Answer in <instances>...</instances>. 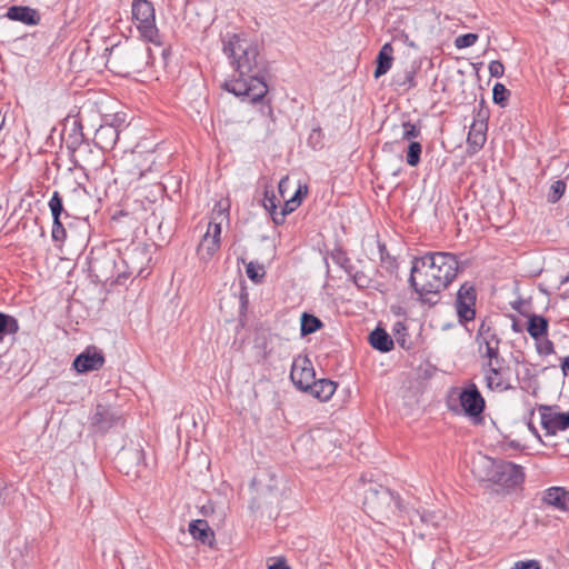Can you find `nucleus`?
Instances as JSON below:
<instances>
[{
	"label": "nucleus",
	"instance_id": "1",
	"mask_svg": "<svg viewBox=\"0 0 569 569\" xmlns=\"http://www.w3.org/2000/svg\"><path fill=\"white\" fill-rule=\"evenodd\" d=\"M222 51L228 57L237 78L226 80L222 88L249 103L260 102L268 93L269 63L256 41L240 33H227Z\"/></svg>",
	"mask_w": 569,
	"mask_h": 569
},
{
	"label": "nucleus",
	"instance_id": "2",
	"mask_svg": "<svg viewBox=\"0 0 569 569\" xmlns=\"http://www.w3.org/2000/svg\"><path fill=\"white\" fill-rule=\"evenodd\" d=\"M459 266L450 252H429L412 261L410 286L420 296L439 293L456 278Z\"/></svg>",
	"mask_w": 569,
	"mask_h": 569
},
{
	"label": "nucleus",
	"instance_id": "3",
	"mask_svg": "<svg viewBox=\"0 0 569 569\" xmlns=\"http://www.w3.org/2000/svg\"><path fill=\"white\" fill-rule=\"evenodd\" d=\"M108 51L107 67L120 76H129L133 72H141L148 64L149 48L134 46L128 41L123 44L112 46Z\"/></svg>",
	"mask_w": 569,
	"mask_h": 569
},
{
	"label": "nucleus",
	"instance_id": "4",
	"mask_svg": "<svg viewBox=\"0 0 569 569\" xmlns=\"http://www.w3.org/2000/svg\"><path fill=\"white\" fill-rule=\"evenodd\" d=\"M66 206L71 211L99 213L101 199L91 194L82 184L72 180L64 191Z\"/></svg>",
	"mask_w": 569,
	"mask_h": 569
},
{
	"label": "nucleus",
	"instance_id": "5",
	"mask_svg": "<svg viewBox=\"0 0 569 569\" xmlns=\"http://www.w3.org/2000/svg\"><path fill=\"white\" fill-rule=\"evenodd\" d=\"M131 12L141 38L148 42L159 44L160 34L156 24V10L152 2L131 6Z\"/></svg>",
	"mask_w": 569,
	"mask_h": 569
},
{
	"label": "nucleus",
	"instance_id": "6",
	"mask_svg": "<svg viewBox=\"0 0 569 569\" xmlns=\"http://www.w3.org/2000/svg\"><path fill=\"white\" fill-rule=\"evenodd\" d=\"M481 372L486 387L496 392H503L512 389L511 368L506 360L490 365V362H481Z\"/></svg>",
	"mask_w": 569,
	"mask_h": 569
},
{
	"label": "nucleus",
	"instance_id": "7",
	"mask_svg": "<svg viewBox=\"0 0 569 569\" xmlns=\"http://www.w3.org/2000/svg\"><path fill=\"white\" fill-rule=\"evenodd\" d=\"M477 293L473 284L465 282L460 286L456 301V312L461 325L472 321L476 317Z\"/></svg>",
	"mask_w": 569,
	"mask_h": 569
},
{
	"label": "nucleus",
	"instance_id": "8",
	"mask_svg": "<svg viewBox=\"0 0 569 569\" xmlns=\"http://www.w3.org/2000/svg\"><path fill=\"white\" fill-rule=\"evenodd\" d=\"M308 193V187L307 184H298L292 194L288 199H286V203L281 208L279 212H277L278 203L280 200L277 198V196L271 192L269 194V191L264 192V198L262 200V206L266 209L268 213H292L300 204L302 199Z\"/></svg>",
	"mask_w": 569,
	"mask_h": 569
},
{
	"label": "nucleus",
	"instance_id": "9",
	"mask_svg": "<svg viewBox=\"0 0 569 569\" xmlns=\"http://www.w3.org/2000/svg\"><path fill=\"white\" fill-rule=\"evenodd\" d=\"M290 379L293 386L303 392L310 388V385L315 382L316 372L308 357L299 356L295 358L290 370Z\"/></svg>",
	"mask_w": 569,
	"mask_h": 569
},
{
	"label": "nucleus",
	"instance_id": "10",
	"mask_svg": "<svg viewBox=\"0 0 569 569\" xmlns=\"http://www.w3.org/2000/svg\"><path fill=\"white\" fill-rule=\"evenodd\" d=\"M221 223L210 221L206 233L197 247V256L200 261L208 262L220 248Z\"/></svg>",
	"mask_w": 569,
	"mask_h": 569
},
{
	"label": "nucleus",
	"instance_id": "11",
	"mask_svg": "<svg viewBox=\"0 0 569 569\" xmlns=\"http://www.w3.org/2000/svg\"><path fill=\"white\" fill-rule=\"evenodd\" d=\"M62 144L66 146L71 161L77 166L79 161L77 159V153L81 150V148H88L89 143L84 139V134L82 132V124L79 120H73L70 128L67 127L61 133Z\"/></svg>",
	"mask_w": 569,
	"mask_h": 569
},
{
	"label": "nucleus",
	"instance_id": "12",
	"mask_svg": "<svg viewBox=\"0 0 569 569\" xmlns=\"http://www.w3.org/2000/svg\"><path fill=\"white\" fill-rule=\"evenodd\" d=\"M373 497L377 499V501L380 505H386L387 508L395 512L397 510H401V498L398 493L391 491L389 488L386 487H379V489L373 488L372 485L369 486V488L366 490V497H365V506L368 510V512H372V499Z\"/></svg>",
	"mask_w": 569,
	"mask_h": 569
},
{
	"label": "nucleus",
	"instance_id": "13",
	"mask_svg": "<svg viewBox=\"0 0 569 569\" xmlns=\"http://www.w3.org/2000/svg\"><path fill=\"white\" fill-rule=\"evenodd\" d=\"M442 519L441 515L430 510H415L410 516V522L415 527V532L420 537L433 535Z\"/></svg>",
	"mask_w": 569,
	"mask_h": 569
},
{
	"label": "nucleus",
	"instance_id": "14",
	"mask_svg": "<svg viewBox=\"0 0 569 569\" xmlns=\"http://www.w3.org/2000/svg\"><path fill=\"white\" fill-rule=\"evenodd\" d=\"M460 405L469 417L480 416L485 409V399L473 382H470L459 395Z\"/></svg>",
	"mask_w": 569,
	"mask_h": 569
},
{
	"label": "nucleus",
	"instance_id": "15",
	"mask_svg": "<svg viewBox=\"0 0 569 569\" xmlns=\"http://www.w3.org/2000/svg\"><path fill=\"white\" fill-rule=\"evenodd\" d=\"M104 365V357L96 347H88L73 360V368L79 373L96 371Z\"/></svg>",
	"mask_w": 569,
	"mask_h": 569
},
{
	"label": "nucleus",
	"instance_id": "16",
	"mask_svg": "<svg viewBox=\"0 0 569 569\" xmlns=\"http://www.w3.org/2000/svg\"><path fill=\"white\" fill-rule=\"evenodd\" d=\"M122 416L116 408L97 405L94 412L91 416V423L100 431H108L112 427L120 425Z\"/></svg>",
	"mask_w": 569,
	"mask_h": 569
},
{
	"label": "nucleus",
	"instance_id": "17",
	"mask_svg": "<svg viewBox=\"0 0 569 569\" xmlns=\"http://www.w3.org/2000/svg\"><path fill=\"white\" fill-rule=\"evenodd\" d=\"M525 480L522 467L511 461H500L499 476L496 477V485L508 488L516 487Z\"/></svg>",
	"mask_w": 569,
	"mask_h": 569
},
{
	"label": "nucleus",
	"instance_id": "18",
	"mask_svg": "<svg viewBox=\"0 0 569 569\" xmlns=\"http://www.w3.org/2000/svg\"><path fill=\"white\" fill-rule=\"evenodd\" d=\"M500 461L481 456L472 463V472L481 481H488L496 485V477L499 476Z\"/></svg>",
	"mask_w": 569,
	"mask_h": 569
},
{
	"label": "nucleus",
	"instance_id": "19",
	"mask_svg": "<svg viewBox=\"0 0 569 569\" xmlns=\"http://www.w3.org/2000/svg\"><path fill=\"white\" fill-rule=\"evenodd\" d=\"M542 502L556 510L569 512V490L565 487H550L543 491Z\"/></svg>",
	"mask_w": 569,
	"mask_h": 569
},
{
	"label": "nucleus",
	"instance_id": "20",
	"mask_svg": "<svg viewBox=\"0 0 569 569\" xmlns=\"http://www.w3.org/2000/svg\"><path fill=\"white\" fill-rule=\"evenodd\" d=\"M163 192L164 188L159 183L153 184L149 189H143L142 191H140L137 201L140 202L141 210L154 213L159 209L157 202L159 200L161 202L164 201Z\"/></svg>",
	"mask_w": 569,
	"mask_h": 569
},
{
	"label": "nucleus",
	"instance_id": "21",
	"mask_svg": "<svg viewBox=\"0 0 569 569\" xmlns=\"http://www.w3.org/2000/svg\"><path fill=\"white\" fill-rule=\"evenodd\" d=\"M6 17L27 26H37L40 23L41 19L38 10L27 6H11L8 8Z\"/></svg>",
	"mask_w": 569,
	"mask_h": 569
},
{
	"label": "nucleus",
	"instance_id": "22",
	"mask_svg": "<svg viewBox=\"0 0 569 569\" xmlns=\"http://www.w3.org/2000/svg\"><path fill=\"white\" fill-rule=\"evenodd\" d=\"M120 130L114 123L101 124L94 133V141L101 149H112L119 138Z\"/></svg>",
	"mask_w": 569,
	"mask_h": 569
},
{
	"label": "nucleus",
	"instance_id": "23",
	"mask_svg": "<svg viewBox=\"0 0 569 569\" xmlns=\"http://www.w3.org/2000/svg\"><path fill=\"white\" fill-rule=\"evenodd\" d=\"M487 122L473 120L467 137L468 150L470 153L478 152L486 142Z\"/></svg>",
	"mask_w": 569,
	"mask_h": 569
},
{
	"label": "nucleus",
	"instance_id": "24",
	"mask_svg": "<svg viewBox=\"0 0 569 569\" xmlns=\"http://www.w3.org/2000/svg\"><path fill=\"white\" fill-rule=\"evenodd\" d=\"M150 257L146 249L134 248L128 254L123 262L127 263L128 274L136 273L137 276H143L144 264L150 261Z\"/></svg>",
	"mask_w": 569,
	"mask_h": 569
},
{
	"label": "nucleus",
	"instance_id": "25",
	"mask_svg": "<svg viewBox=\"0 0 569 569\" xmlns=\"http://www.w3.org/2000/svg\"><path fill=\"white\" fill-rule=\"evenodd\" d=\"M337 389V383L330 379H319L310 385V388L306 390L309 395L315 397L321 402H326L331 399Z\"/></svg>",
	"mask_w": 569,
	"mask_h": 569
},
{
	"label": "nucleus",
	"instance_id": "26",
	"mask_svg": "<svg viewBox=\"0 0 569 569\" xmlns=\"http://www.w3.org/2000/svg\"><path fill=\"white\" fill-rule=\"evenodd\" d=\"M46 207L44 196L39 197L34 193H27L12 213H40L44 211Z\"/></svg>",
	"mask_w": 569,
	"mask_h": 569
},
{
	"label": "nucleus",
	"instance_id": "27",
	"mask_svg": "<svg viewBox=\"0 0 569 569\" xmlns=\"http://www.w3.org/2000/svg\"><path fill=\"white\" fill-rule=\"evenodd\" d=\"M189 532L193 539L199 540L203 545L212 546L214 541V532L203 519L192 520L189 523Z\"/></svg>",
	"mask_w": 569,
	"mask_h": 569
},
{
	"label": "nucleus",
	"instance_id": "28",
	"mask_svg": "<svg viewBox=\"0 0 569 569\" xmlns=\"http://www.w3.org/2000/svg\"><path fill=\"white\" fill-rule=\"evenodd\" d=\"M369 342L373 349L380 352H389L393 349V339L382 328H376L369 335Z\"/></svg>",
	"mask_w": 569,
	"mask_h": 569
},
{
	"label": "nucleus",
	"instance_id": "29",
	"mask_svg": "<svg viewBox=\"0 0 569 569\" xmlns=\"http://www.w3.org/2000/svg\"><path fill=\"white\" fill-rule=\"evenodd\" d=\"M392 47L390 43H386L378 53L377 66L375 69V78L386 74L392 66Z\"/></svg>",
	"mask_w": 569,
	"mask_h": 569
},
{
	"label": "nucleus",
	"instance_id": "30",
	"mask_svg": "<svg viewBox=\"0 0 569 569\" xmlns=\"http://www.w3.org/2000/svg\"><path fill=\"white\" fill-rule=\"evenodd\" d=\"M527 331L531 338L538 340L547 335L548 320L538 315H532L528 320Z\"/></svg>",
	"mask_w": 569,
	"mask_h": 569
},
{
	"label": "nucleus",
	"instance_id": "31",
	"mask_svg": "<svg viewBox=\"0 0 569 569\" xmlns=\"http://www.w3.org/2000/svg\"><path fill=\"white\" fill-rule=\"evenodd\" d=\"M500 341L489 342L485 345L482 352L480 353L482 362H490V365H497L506 360L500 356L499 351Z\"/></svg>",
	"mask_w": 569,
	"mask_h": 569
},
{
	"label": "nucleus",
	"instance_id": "32",
	"mask_svg": "<svg viewBox=\"0 0 569 569\" xmlns=\"http://www.w3.org/2000/svg\"><path fill=\"white\" fill-rule=\"evenodd\" d=\"M19 330L18 320L0 311V341L8 335H14Z\"/></svg>",
	"mask_w": 569,
	"mask_h": 569
},
{
	"label": "nucleus",
	"instance_id": "33",
	"mask_svg": "<svg viewBox=\"0 0 569 569\" xmlns=\"http://www.w3.org/2000/svg\"><path fill=\"white\" fill-rule=\"evenodd\" d=\"M500 341L496 332L486 322H482L478 329L477 343L479 352H482L485 345Z\"/></svg>",
	"mask_w": 569,
	"mask_h": 569
},
{
	"label": "nucleus",
	"instance_id": "34",
	"mask_svg": "<svg viewBox=\"0 0 569 569\" xmlns=\"http://www.w3.org/2000/svg\"><path fill=\"white\" fill-rule=\"evenodd\" d=\"M321 327L322 322L319 318L307 312L302 313L300 323V331L302 336L313 333Z\"/></svg>",
	"mask_w": 569,
	"mask_h": 569
},
{
	"label": "nucleus",
	"instance_id": "35",
	"mask_svg": "<svg viewBox=\"0 0 569 569\" xmlns=\"http://www.w3.org/2000/svg\"><path fill=\"white\" fill-rule=\"evenodd\" d=\"M392 335L397 343L402 349H410V340L407 332V327L403 321H396L392 326Z\"/></svg>",
	"mask_w": 569,
	"mask_h": 569
},
{
	"label": "nucleus",
	"instance_id": "36",
	"mask_svg": "<svg viewBox=\"0 0 569 569\" xmlns=\"http://www.w3.org/2000/svg\"><path fill=\"white\" fill-rule=\"evenodd\" d=\"M421 152V143L418 141H410L406 151V162L411 167L418 166L420 162Z\"/></svg>",
	"mask_w": 569,
	"mask_h": 569
},
{
	"label": "nucleus",
	"instance_id": "37",
	"mask_svg": "<svg viewBox=\"0 0 569 569\" xmlns=\"http://www.w3.org/2000/svg\"><path fill=\"white\" fill-rule=\"evenodd\" d=\"M541 426L546 430V436H555L560 430L556 413L542 411L540 413Z\"/></svg>",
	"mask_w": 569,
	"mask_h": 569
},
{
	"label": "nucleus",
	"instance_id": "38",
	"mask_svg": "<svg viewBox=\"0 0 569 569\" xmlns=\"http://www.w3.org/2000/svg\"><path fill=\"white\" fill-rule=\"evenodd\" d=\"M378 251L381 264L388 270L393 271L397 267L396 259L388 252L387 247L383 242L377 241Z\"/></svg>",
	"mask_w": 569,
	"mask_h": 569
},
{
	"label": "nucleus",
	"instance_id": "39",
	"mask_svg": "<svg viewBox=\"0 0 569 569\" xmlns=\"http://www.w3.org/2000/svg\"><path fill=\"white\" fill-rule=\"evenodd\" d=\"M246 272L248 278L254 283H259L262 281L266 271L264 267L258 262L250 261L246 267Z\"/></svg>",
	"mask_w": 569,
	"mask_h": 569
},
{
	"label": "nucleus",
	"instance_id": "40",
	"mask_svg": "<svg viewBox=\"0 0 569 569\" xmlns=\"http://www.w3.org/2000/svg\"><path fill=\"white\" fill-rule=\"evenodd\" d=\"M510 97V91L505 84L497 82L492 88V100L496 104L505 107Z\"/></svg>",
	"mask_w": 569,
	"mask_h": 569
},
{
	"label": "nucleus",
	"instance_id": "41",
	"mask_svg": "<svg viewBox=\"0 0 569 569\" xmlns=\"http://www.w3.org/2000/svg\"><path fill=\"white\" fill-rule=\"evenodd\" d=\"M46 203L50 208L51 213H68L63 208L66 203L64 193L60 194V192L54 191L50 200L46 201Z\"/></svg>",
	"mask_w": 569,
	"mask_h": 569
},
{
	"label": "nucleus",
	"instance_id": "42",
	"mask_svg": "<svg viewBox=\"0 0 569 569\" xmlns=\"http://www.w3.org/2000/svg\"><path fill=\"white\" fill-rule=\"evenodd\" d=\"M60 217L61 216H52L53 223H52L51 237L54 242L63 243V241L66 240V237H67V232H66L63 224L60 221Z\"/></svg>",
	"mask_w": 569,
	"mask_h": 569
},
{
	"label": "nucleus",
	"instance_id": "43",
	"mask_svg": "<svg viewBox=\"0 0 569 569\" xmlns=\"http://www.w3.org/2000/svg\"><path fill=\"white\" fill-rule=\"evenodd\" d=\"M402 136L401 139L405 141H412V139L419 138L421 136L420 127L416 126L411 121H405L402 123Z\"/></svg>",
	"mask_w": 569,
	"mask_h": 569
},
{
	"label": "nucleus",
	"instance_id": "44",
	"mask_svg": "<svg viewBox=\"0 0 569 569\" xmlns=\"http://www.w3.org/2000/svg\"><path fill=\"white\" fill-rule=\"evenodd\" d=\"M566 191V182L563 180L555 181L550 187V192L548 194L549 202H557Z\"/></svg>",
	"mask_w": 569,
	"mask_h": 569
},
{
	"label": "nucleus",
	"instance_id": "45",
	"mask_svg": "<svg viewBox=\"0 0 569 569\" xmlns=\"http://www.w3.org/2000/svg\"><path fill=\"white\" fill-rule=\"evenodd\" d=\"M478 38H479V36L477 33H465V34L458 36L455 39V46L458 49L468 48V47L473 46L477 42Z\"/></svg>",
	"mask_w": 569,
	"mask_h": 569
},
{
	"label": "nucleus",
	"instance_id": "46",
	"mask_svg": "<svg viewBox=\"0 0 569 569\" xmlns=\"http://www.w3.org/2000/svg\"><path fill=\"white\" fill-rule=\"evenodd\" d=\"M293 187L292 181L289 179V177H283L279 183H278V191L280 194L281 200L283 201V204L286 203V199L290 197V191Z\"/></svg>",
	"mask_w": 569,
	"mask_h": 569
},
{
	"label": "nucleus",
	"instance_id": "47",
	"mask_svg": "<svg viewBox=\"0 0 569 569\" xmlns=\"http://www.w3.org/2000/svg\"><path fill=\"white\" fill-rule=\"evenodd\" d=\"M536 348H537V352L540 356H549L555 352L553 342L551 340H549L548 338L542 339V340L538 339L536 342Z\"/></svg>",
	"mask_w": 569,
	"mask_h": 569
},
{
	"label": "nucleus",
	"instance_id": "48",
	"mask_svg": "<svg viewBox=\"0 0 569 569\" xmlns=\"http://www.w3.org/2000/svg\"><path fill=\"white\" fill-rule=\"evenodd\" d=\"M352 281L360 289L368 288L371 283V279L362 271L352 274Z\"/></svg>",
	"mask_w": 569,
	"mask_h": 569
},
{
	"label": "nucleus",
	"instance_id": "49",
	"mask_svg": "<svg viewBox=\"0 0 569 569\" xmlns=\"http://www.w3.org/2000/svg\"><path fill=\"white\" fill-rule=\"evenodd\" d=\"M510 569H540V562L535 559L519 560Z\"/></svg>",
	"mask_w": 569,
	"mask_h": 569
},
{
	"label": "nucleus",
	"instance_id": "50",
	"mask_svg": "<svg viewBox=\"0 0 569 569\" xmlns=\"http://www.w3.org/2000/svg\"><path fill=\"white\" fill-rule=\"evenodd\" d=\"M489 73L493 78H501L505 73V67L501 61L492 60L489 63Z\"/></svg>",
	"mask_w": 569,
	"mask_h": 569
},
{
	"label": "nucleus",
	"instance_id": "51",
	"mask_svg": "<svg viewBox=\"0 0 569 569\" xmlns=\"http://www.w3.org/2000/svg\"><path fill=\"white\" fill-rule=\"evenodd\" d=\"M556 419L558 420L560 430L569 429V411L556 412Z\"/></svg>",
	"mask_w": 569,
	"mask_h": 569
},
{
	"label": "nucleus",
	"instance_id": "52",
	"mask_svg": "<svg viewBox=\"0 0 569 569\" xmlns=\"http://www.w3.org/2000/svg\"><path fill=\"white\" fill-rule=\"evenodd\" d=\"M127 456L137 460L138 463L143 460V452L140 449L123 450L121 457Z\"/></svg>",
	"mask_w": 569,
	"mask_h": 569
},
{
	"label": "nucleus",
	"instance_id": "53",
	"mask_svg": "<svg viewBox=\"0 0 569 569\" xmlns=\"http://www.w3.org/2000/svg\"><path fill=\"white\" fill-rule=\"evenodd\" d=\"M415 73H416L415 70L406 71L405 80H403L402 84H407L408 88H415L417 86L416 80H415Z\"/></svg>",
	"mask_w": 569,
	"mask_h": 569
},
{
	"label": "nucleus",
	"instance_id": "54",
	"mask_svg": "<svg viewBox=\"0 0 569 569\" xmlns=\"http://www.w3.org/2000/svg\"><path fill=\"white\" fill-rule=\"evenodd\" d=\"M269 569H291L283 559H278L276 562L269 566Z\"/></svg>",
	"mask_w": 569,
	"mask_h": 569
},
{
	"label": "nucleus",
	"instance_id": "55",
	"mask_svg": "<svg viewBox=\"0 0 569 569\" xmlns=\"http://www.w3.org/2000/svg\"><path fill=\"white\" fill-rule=\"evenodd\" d=\"M229 203H227L226 206H222L221 202H219L218 204L214 206V208L212 209V213H219V214H222V213H228L229 211Z\"/></svg>",
	"mask_w": 569,
	"mask_h": 569
},
{
	"label": "nucleus",
	"instance_id": "56",
	"mask_svg": "<svg viewBox=\"0 0 569 569\" xmlns=\"http://www.w3.org/2000/svg\"><path fill=\"white\" fill-rule=\"evenodd\" d=\"M124 117H126L124 114H122V116H121V114H119V113H116V114L113 116V119H112V122H111V123L117 124V126H118V129L120 130V127L122 126V123H123V122H124V120H126V119H124Z\"/></svg>",
	"mask_w": 569,
	"mask_h": 569
},
{
	"label": "nucleus",
	"instance_id": "57",
	"mask_svg": "<svg viewBox=\"0 0 569 569\" xmlns=\"http://www.w3.org/2000/svg\"><path fill=\"white\" fill-rule=\"evenodd\" d=\"M561 370H562L565 376L568 375V372H569V356L565 357L562 359V361H561Z\"/></svg>",
	"mask_w": 569,
	"mask_h": 569
},
{
	"label": "nucleus",
	"instance_id": "58",
	"mask_svg": "<svg viewBox=\"0 0 569 569\" xmlns=\"http://www.w3.org/2000/svg\"><path fill=\"white\" fill-rule=\"evenodd\" d=\"M274 224H282L286 216H270Z\"/></svg>",
	"mask_w": 569,
	"mask_h": 569
},
{
	"label": "nucleus",
	"instance_id": "59",
	"mask_svg": "<svg viewBox=\"0 0 569 569\" xmlns=\"http://www.w3.org/2000/svg\"><path fill=\"white\" fill-rule=\"evenodd\" d=\"M151 218H153V220H152L150 223H152V224L157 226V227H158V229L161 231L162 226H163L162 220H161V221H158V216H151Z\"/></svg>",
	"mask_w": 569,
	"mask_h": 569
},
{
	"label": "nucleus",
	"instance_id": "60",
	"mask_svg": "<svg viewBox=\"0 0 569 569\" xmlns=\"http://www.w3.org/2000/svg\"><path fill=\"white\" fill-rule=\"evenodd\" d=\"M144 2H150V1L149 0H132V4L131 6L142 4Z\"/></svg>",
	"mask_w": 569,
	"mask_h": 569
},
{
	"label": "nucleus",
	"instance_id": "61",
	"mask_svg": "<svg viewBox=\"0 0 569 569\" xmlns=\"http://www.w3.org/2000/svg\"><path fill=\"white\" fill-rule=\"evenodd\" d=\"M531 432H532V435L536 436V438H538L541 441L540 435L538 433L536 428H531Z\"/></svg>",
	"mask_w": 569,
	"mask_h": 569
},
{
	"label": "nucleus",
	"instance_id": "62",
	"mask_svg": "<svg viewBox=\"0 0 569 569\" xmlns=\"http://www.w3.org/2000/svg\"><path fill=\"white\" fill-rule=\"evenodd\" d=\"M531 432H532V435L536 436V438H538L541 441L540 435L538 433L536 428H531Z\"/></svg>",
	"mask_w": 569,
	"mask_h": 569
},
{
	"label": "nucleus",
	"instance_id": "63",
	"mask_svg": "<svg viewBox=\"0 0 569 569\" xmlns=\"http://www.w3.org/2000/svg\"><path fill=\"white\" fill-rule=\"evenodd\" d=\"M123 277L126 278V274H123ZM121 278H122V274H119V276H118V279H117V282H118V283H121Z\"/></svg>",
	"mask_w": 569,
	"mask_h": 569
},
{
	"label": "nucleus",
	"instance_id": "64",
	"mask_svg": "<svg viewBox=\"0 0 569 569\" xmlns=\"http://www.w3.org/2000/svg\"><path fill=\"white\" fill-rule=\"evenodd\" d=\"M462 218H463V220H465V221H467V220H468V218H469V216H468V214H465V216H462Z\"/></svg>",
	"mask_w": 569,
	"mask_h": 569
}]
</instances>
